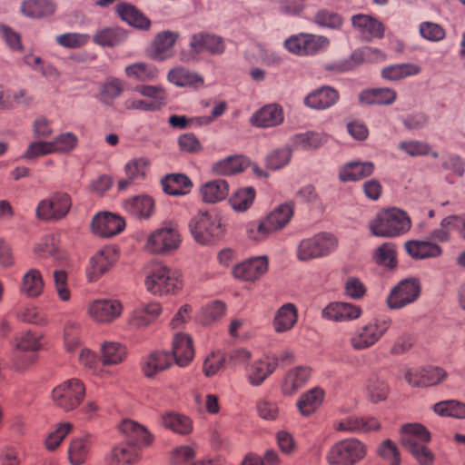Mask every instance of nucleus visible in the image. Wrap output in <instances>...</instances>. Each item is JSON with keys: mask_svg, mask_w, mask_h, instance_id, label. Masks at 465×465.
Returning <instances> with one entry per match:
<instances>
[{"mask_svg": "<svg viewBox=\"0 0 465 465\" xmlns=\"http://www.w3.org/2000/svg\"><path fill=\"white\" fill-rule=\"evenodd\" d=\"M179 34L173 31L158 33L150 46V56L154 60L163 61L172 57L174 45Z\"/></svg>", "mask_w": 465, "mask_h": 465, "instance_id": "25", "label": "nucleus"}, {"mask_svg": "<svg viewBox=\"0 0 465 465\" xmlns=\"http://www.w3.org/2000/svg\"><path fill=\"white\" fill-rule=\"evenodd\" d=\"M447 377V372L439 367L425 369H411L405 373L406 381L414 387H429L441 382Z\"/></svg>", "mask_w": 465, "mask_h": 465, "instance_id": "21", "label": "nucleus"}, {"mask_svg": "<svg viewBox=\"0 0 465 465\" xmlns=\"http://www.w3.org/2000/svg\"><path fill=\"white\" fill-rule=\"evenodd\" d=\"M163 190L169 195H184L190 192L191 180L182 173H172L164 176L161 181Z\"/></svg>", "mask_w": 465, "mask_h": 465, "instance_id": "46", "label": "nucleus"}, {"mask_svg": "<svg viewBox=\"0 0 465 465\" xmlns=\"http://www.w3.org/2000/svg\"><path fill=\"white\" fill-rule=\"evenodd\" d=\"M335 430L351 433H368L379 430L380 421L371 416H348L335 422Z\"/></svg>", "mask_w": 465, "mask_h": 465, "instance_id": "22", "label": "nucleus"}, {"mask_svg": "<svg viewBox=\"0 0 465 465\" xmlns=\"http://www.w3.org/2000/svg\"><path fill=\"white\" fill-rule=\"evenodd\" d=\"M33 252L38 258L52 257L54 260L64 259V253L60 250L57 237L54 234L43 237L35 244Z\"/></svg>", "mask_w": 465, "mask_h": 465, "instance_id": "47", "label": "nucleus"}, {"mask_svg": "<svg viewBox=\"0 0 465 465\" xmlns=\"http://www.w3.org/2000/svg\"><path fill=\"white\" fill-rule=\"evenodd\" d=\"M144 285L153 295L176 293L183 288L182 273L163 264H156L148 272Z\"/></svg>", "mask_w": 465, "mask_h": 465, "instance_id": "4", "label": "nucleus"}, {"mask_svg": "<svg viewBox=\"0 0 465 465\" xmlns=\"http://www.w3.org/2000/svg\"><path fill=\"white\" fill-rule=\"evenodd\" d=\"M226 305L221 301H213L202 307L200 320L204 324H212L225 315Z\"/></svg>", "mask_w": 465, "mask_h": 465, "instance_id": "58", "label": "nucleus"}, {"mask_svg": "<svg viewBox=\"0 0 465 465\" xmlns=\"http://www.w3.org/2000/svg\"><path fill=\"white\" fill-rule=\"evenodd\" d=\"M292 158V151L288 147L272 151L265 159L266 167L271 170H279L287 165Z\"/></svg>", "mask_w": 465, "mask_h": 465, "instance_id": "63", "label": "nucleus"}, {"mask_svg": "<svg viewBox=\"0 0 465 465\" xmlns=\"http://www.w3.org/2000/svg\"><path fill=\"white\" fill-rule=\"evenodd\" d=\"M245 232L251 241L257 242L265 241L272 233L264 218L246 223Z\"/></svg>", "mask_w": 465, "mask_h": 465, "instance_id": "60", "label": "nucleus"}, {"mask_svg": "<svg viewBox=\"0 0 465 465\" xmlns=\"http://www.w3.org/2000/svg\"><path fill=\"white\" fill-rule=\"evenodd\" d=\"M391 326L392 320L388 316L372 318L355 330L350 338V345L355 351L368 350L375 345Z\"/></svg>", "mask_w": 465, "mask_h": 465, "instance_id": "5", "label": "nucleus"}, {"mask_svg": "<svg viewBox=\"0 0 465 465\" xmlns=\"http://www.w3.org/2000/svg\"><path fill=\"white\" fill-rule=\"evenodd\" d=\"M255 196L256 191L253 187H243L231 195L229 203L234 211L243 213L252 205Z\"/></svg>", "mask_w": 465, "mask_h": 465, "instance_id": "53", "label": "nucleus"}, {"mask_svg": "<svg viewBox=\"0 0 465 465\" xmlns=\"http://www.w3.org/2000/svg\"><path fill=\"white\" fill-rule=\"evenodd\" d=\"M138 457L137 449L131 444H122L113 449L108 456L109 465H124L134 462Z\"/></svg>", "mask_w": 465, "mask_h": 465, "instance_id": "54", "label": "nucleus"}, {"mask_svg": "<svg viewBox=\"0 0 465 465\" xmlns=\"http://www.w3.org/2000/svg\"><path fill=\"white\" fill-rule=\"evenodd\" d=\"M124 91V84L122 80L114 77L106 78L99 87L98 100L104 104L111 105Z\"/></svg>", "mask_w": 465, "mask_h": 465, "instance_id": "49", "label": "nucleus"}, {"mask_svg": "<svg viewBox=\"0 0 465 465\" xmlns=\"http://www.w3.org/2000/svg\"><path fill=\"white\" fill-rule=\"evenodd\" d=\"M53 153H67L73 151L78 143L77 136L72 132H66L57 135L50 141Z\"/></svg>", "mask_w": 465, "mask_h": 465, "instance_id": "62", "label": "nucleus"}, {"mask_svg": "<svg viewBox=\"0 0 465 465\" xmlns=\"http://www.w3.org/2000/svg\"><path fill=\"white\" fill-rule=\"evenodd\" d=\"M54 11L55 5L51 0H25L21 5V12L31 18L49 16Z\"/></svg>", "mask_w": 465, "mask_h": 465, "instance_id": "50", "label": "nucleus"}, {"mask_svg": "<svg viewBox=\"0 0 465 465\" xmlns=\"http://www.w3.org/2000/svg\"><path fill=\"white\" fill-rule=\"evenodd\" d=\"M170 352L173 357V363L181 368L188 366L194 358L192 338L185 333L175 334Z\"/></svg>", "mask_w": 465, "mask_h": 465, "instance_id": "26", "label": "nucleus"}, {"mask_svg": "<svg viewBox=\"0 0 465 465\" xmlns=\"http://www.w3.org/2000/svg\"><path fill=\"white\" fill-rule=\"evenodd\" d=\"M119 430L128 439V444L147 445L152 441V435L149 431L134 420H123L119 425Z\"/></svg>", "mask_w": 465, "mask_h": 465, "instance_id": "35", "label": "nucleus"}, {"mask_svg": "<svg viewBox=\"0 0 465 465\" xmlns=\"http://www.w3.org/2000/svg\"><path fill=\"white\" fill-rule=\"evenodd\" d=\"M330 135L324 132L308 131L295 134L292 141L295 148L315 150L328 143Z\"/></svg>", "mask_w": 465, "mask_h": 465, "instance_id": "41", "label": "nucleus"}, {"mask_svg": "<svg viewBox=\"0 0 465 465\" xmlns=\"http://www.w3.org/2000/svg\"><path fill=\"white\" fill-rule=\"evenodd\" d=\"M119 17L129 25L140 29L148 30L151 21L135 6L128 3H120L115 6Z\"/></svg>", "mask_w": 465, "mask_h": 465, "instance_id": "34", "label": "nucleus"}, {"mask_svg": "<svg viewBox=\"0 0 465 465\" xmlns=\"http://www.w3.org/2000/svg\"><path fill=\"white\" fill-rule=\"evenodd\" d=\"M293 203H286L273 209L264 219L273 232L284 228L293 216Z\"/></svg>", "mask_w": 465, "mask_h": 465, "instance_id": "42", "label": "nucleus"}, {"mask_svg": "<svg viewBox=\"0 0 465 465\" xmlns=\"http://www.w3.org/2000/svg\"><path fill=\"white\" fill-rule=\"evenodd\" d=\"M91 228L95 235L110 238L124 231L125 222L121 216L105 212L94 216Z\"/></svg>", "mask_w": 465, "mask_h": 465, "instance_id": "16", "label": "nucleus"}, {"mask_svg": "<svg viewBox=\"0 0 465 465\" xmlns=\"http://www.w3.org/2000/svg\"><path fill=\"white\" fill-rule=\"evenodd\" d=\"M118 260V253L114 246H104L97 251L89 260L86 277L89 282L98 281L108 272Z\"/></svg>", "mask_w": 465, "mask_h": 465, "instance_id": "12", "label": "nucleus"}, {"mask_svg": "<svg viewBox=\"0 0 465 465\" xmlns=\"http://www.w3.org/2000/svg\"><path fill=\"white\" fill-rule=\"evenodd\" d=\"M338 100L339 94L334 88L322 86L309 94L304 99V104L312 109L324 110L335 104Z\"/></svg>", "mask_w": 465, "mask_h": 465, "instance_id": "31", "label": "nucleus"}, {"mask_svg": "<svg viewBox=\"0 0 465 465\" xmlns=\"http://www.w3.org/2000/svg\"><path fill=\"white\" fill-rule=\"evenodd\" d=\"M367 454V446L357 438H347L335 442L326 454L329 465H356Z\"/></svg>", "mask_w": 465, "mask_h": 465, "instance_id": "7", "label": "nucleus"}, {"mask_svg": "<svg viewBox=\"0 0 465 465\" xmlns=\"http://www.w3.org/2000/svg\"><path fill=\"white\" fill-rule=\"evenodd\" d=\"M91 445L92 439L89 435L74 439L68 449V459L71 464H83L88 456Z\"/></svg>", "mask_w": 465, "mask_h": 465, "instance_id": "51", "label": "nucleus"}, {"mask_svg": "<svg viewBox=\"0 0 465 465\" xmlns=\"http://www.w3.org/2000/svg\"><path fill=\"white\" fill-rule=\"evenodd\" d=\"M162 312L159 302L142 303L128 314L126 322L133 329H143L152 324Z\"/></svg>", "mask_w": 465, "mask_h": 465, "instance_id": "17", "label": "nucleus"}, {"mask_svg": "<svg viewBox=\"0 0 465 465\" xmlns=\"http://www.w3.org/2000/svg\"><path fill=\"white\" fill-rule=\"evenodd\" d=\"M84 396L85 386L81 380L76 378L63 381L52 391L53 401L64 411H72L79 407Z\"/></svg>", "mask_w": 465, "mask_h": 465, "instance_id": "9", "label": "nucleus"}, {"mask_svg": "<svg viewBox=\"0 0 465 465\" xmlns=\"http://www.w3.org/2000/svg\"><path fill=\"white\" fill-rule=\"evenodd\" d=\"M364 392L368 401L376 404L388 398L390 387L381 378L371 376L365 381Z\"/></svg>", "mask_w": 465, "mask_h": 465, "instance_id": "48", "label": "nucleus"}, {"mask_svg": "<svg viewBox=\"0 0 465 465\" xmlns=\"http://www.w3.org/2000/svg\"><path fill=\"white\" fill-rule=\"evenodd\" d=\"M53 284L58 299L64 302L71 300V290L68 284V274L64 270L53 272Z\"/></svg>", "mask_w": 465, "mask_h": 465, "instance_id": "61", "label": "nucleus"}, {"mask_svg": "<svg viewBox=\"0 0 465 465\" xmlns=\"http://www.w3.org/2000/svg\"><path fill=\"white\" fill-rule=\"evenodd\" d=\"M125 74L134 80L146 82L157 77L155 66L146 63H134L125 67Z\"/></svg>", "mask_w": 465, "mask_h": 465, "instance_id": "55", "label": "nucleus"}, {"mask_svg": "<svg viewBox=\"0 0 465 465\" xmlns=\"http://www.w3.org/2000/svg\"><path fill=\"white\" fill-rule=\"evenodd\" d=\"M375 170L372 162H350L342 165L339 170V179L343 183L356 182L371 176Z\"/></svg>", "mask_w": 465, "mask_h": 465, "instance_id": "29", "label": "nucleus"}, {"mask_svg": "<svg viewBox=\"0 0 465 465\" xmlns=\"http://www.w3.org/2000/svg\"><path fill=\"white\" fill-rule=\"evenodd\" d=\"M161 423L175 433L189 434L193 430V424L190 418L177 412H166L160 418Z\"/></svg>", "mask_w": 465, "mask_h": 465, "instance_id": "52", "label": "nucleus"}, {"mask_svg": "<svg viewBox=\"0 0 465 465\" xmlns=\"http://www.w3.org/2000/svg\"><path fill=\"white\" fill-rule=\"evenodd\" d=\"M420 72L421 68L418 64L412 63H403L383 67L381 74L384 80L395 82L409 76L417 75Z\"/></svg>", "mask_w": 465, "mask_h": 465, "instance_id": "44", "label": "nucleus"}, {"mask_svg": "<svg viewBox=\"0 0 465 465\" xmlns=\"http://www.w3.org/2000/svg\"><path fill=\"white\" fill-rule=\"evenodd\" d=\"M167 78L169 82L180 87L198 88L203 85V78L200 74L183 66L171 69Z\"/></svg>", "mask_w": 465, "mask_h": 465, "instance_id": "39", "label": "nucleus"}, {"mask_svg": "<svg viewBox=\"0 0 465 465\" xmlns=\"http://www.w3.org/2000/svg\"><path fill=\"white\" fill-rule=\"evenodd\" d=\"M404 249L411 258L416 260L438 258L442 254L441 247L430 239L407 241L404 243Z\"/></svg>", "mask_w": 465, "mask_h": 465, "instance_id": "28", "label": "nucleus"}, {"mask_svg": "<svg viewBox=\"0 0 465 465\" xmlns=\"http://www.w3.org/2000/svg\"><path fill=\"white\" fill-rule=\"evenodd\" d=\"M229 193V184L225 180L215 179L206 182L200 188L202 200L207 203H216L224 200Z\"/></svg>", "mask_w": 465, "mask_h": 465, "instance_id": "37", "label": "nucleus"}, {"mask_svg": "<svg viewBox=\"0 0 465 465\" xmlns=\"http://www.w3.org/2000/svg\"><path fill=\"white\" fill-rule=\"evenodd\" d=\"M411 228V220L408 213L396 207L381 210L369 223L371 234L381 238L401 236Z\"/></svg>", "mask_w": 465, "mask_h": 465, "instance_id": "1", "label": "nucleus"}, {"mask_svg": "<svg viewBox=\"0 0 465 465\" xmlns=\"http://www.w3.org/2000/svg\"><path fill=\"white\" fill-rule=\"evenodd\" d=\"M278 359L264 355L250 362L245 369V378L252 387L261 386L277 369Z\"/></svg>", "mask_w": 465, "mask_h": 465, "instance_id": "14", "label": "nucleus"}, {"mask_svg": "<svg viewBox=\"0 0 465 465\" xmlns=\"http://www.w3.org/2000/svg\"><path fill=\"white\" fill-rule=\"evenodd\" d=\"M321 314L327 321L348 322L360 319L362 315V309L359 305L351 302H332L322 309Z\"/></svg>", "mask_w": 465, "mask_h": 465, "instance_id": "15", "label": "nucleus"}, {"mask_svg": "<svg viewBox=\"0 0 465 465\" xmlns=\"http://www.w3.org/2000/svg\"><path fill=\"white\" fill-rule=\"evenodd\" d=\"M430 433L420 423H407L401 429V442L420 465H432L434 455L426 446Z\"/></svg>", "mask_w": 465, "mask_h": 465, "instance_id": "2", "label": "nucleus"}, {"mask_svg": "<svg viewBox=\"0 0 465 465\" xmlns=\"http://www.w3.org/2000/svg\"><path fill=\"white\" fill-rule=\"evenodd\" d=\"M268 266L269 262L266 256L253 257L235 265L232 274L236 279L254 282L266 273Z\"/></svg>", "mask_w": 465, "mask_h": 465, "instance_id": "20", "label": "nucleus"}, {"mask_svg": "<svg viewBox=\"0 0 465 465\" xmlns=\"http://www.w3.org/2000/svg\"><path fill=\"white\" fill-rule=\"evenodd\" d=\"M249 163L243 155H232L213 163L212 172L217 175H232L244 171Z\"/></svg>", "mask_w": 465, "mask_h": 465, "instance_id": "36", "label": "nucleus"}, {"mask_svg": "<svg viewBox=\"0 0 465 465\" xmlns=\"http://www.w3.org/2000/svg\"><path fill=\"white\" fill-rule=\"evenodd\" d=\"M193 238L202 245H207L222 239L225 227L221 216L214 211L200 212L189 223Z\"/></svg>", "mask_w": 465, "mask_h": 465, "instance_id": "3", "label": "nucleus"}, {"mask_svg": "<svg viewBox=\"0 0 465 465\" xmlns=\"http://www.w3.org/2000/svg\"><path fill=\"white\" fill-rule=\"evenodd\" d=\"M189 45L194 54L203 52L221 54L225 50V45L221 36L205 32L193 34L190 37Z\"/></svg>", "mask_w": 465, "mask_h": 465, "instance_id": "23", "label": "nucleus"}, {"mask_svg": "<svg viewBox=\"0 0 465 465\" xmlns=\"http://www.w3.org/2000/svg\"><path fill=\"white\" fill-rule=\"evenodd\" d=\"M45 281L38 269L31 268L26 271L19 284V292L31 299L38 298L44 292Z\"/></svg>", "mask_w": 465, "mask_h": 465, "instance_id": "30", "label": "nucleus"}, {"mask_svg": "<svg viewBox=\"0 0 465 465\" xmlns=\"http://www.w3.org/2000/svg\"><path fill=\"white\" fill-rule=\"evenodd\" d=\"M71 207V196L66 193L56 192L37 203L35 217L45 222L60 221L69 213Z\"/></svg>", "mask_w": 465, "mask_h": 465, "instance_id": "10", "label": "nucleus"}, {"mask_svg": "<svg viewBox=\"0 0 465 465\" xmlns=\"http://www.w3.org/2000/svg\"><path fill=\"white\" fill-rule=\"evenodd\" d=\"M312 369L300 365L286 371L281 381V391L284 396H292L302 390L309 381Z\"/></svg>", "mask_w": 465, "mask_h": 465, "instance_id": "18", "label": "nucleus"}, {"mask_svg": "<svg viewBox=\"0 0 465 465\" xmlns=\"http://www.w3.org/2000/svg\"><path fill=\"white\" fill-rule=\"evenodd\" d=\"M182 243L178 225L173 222L163 223L148 234L144 248L153 254H169L176 251Z\"/></svg>", "mask_w": 465, "mask_h": 465, "instance_id": "6", "label": "nucleus"}, {"mask_svg": "<svg viewBox=\"0 0 465 465\" xmlns=\"http://www.w3.org/2000/svg\"><path fill=\"white\" fill-rule=\"evenodd\" d=\"M283 119L282 108L276 104H270L255 112L250 122L256 127L270 128L280 125Z\"/></svg>", "mask_w": 465, "mask_h": 465, "instance_id": "27", "label": "nucleus"}, {"mask_svg": "<svg viewBox=\"0 0 465 465\" xmlns=\"http://www.w3.org/2000/svg\"><path fill=\"white\" fill-rule=\"evenodd\" d=\"M298 321L297 307L291 302L282 305L275 312L272 327L275 332L283 333L291 331Z\"/></svg>", "mask_w": 465, "mask_h": 465, "instance_id": "33", "label": "nucleus"}, {"mask_svg": "<svg viewBox=\"0 0 465 465\" xmlns=\"http://www.w3.org/2000/svg\"><path fill=\"white\" fill-rule=\"evenodd\" d=\"M352 25L367 41L372 38H381L384 35L383 25L375 18L366 15H356L351 18Z\"/></svg>", "mask_w": 465, "mask_h": 465, "instance_id": "32", "label": "nucleus"}, {"mask_svg": "<svg viewBox=\"0 0 465 465\" xmlns=\"http://www.w3.org/2000/svg\"><path fill=\"white\" fill-rule=\"evenodd\" d=\"M173 364V357L169 351L157 350L142 358L141 370L146 378H153Z\"/></svg>", "mask_w": 465, "mask_h": 465, "instance_id": "19", "label": "nucleus"}, {"mask_svg": "<svg viewBox=\"0 0 465 465\" xmlns=\"http://www.w3.org/2000/svg\"><path fill=\"white\" fill-rule=\"evenodd\" d=\"M436 414L456 419H465V403L455 401H444L433 405Z\"/></svg>", "mask_w": 465, "mask_h": 465, "instance_id": "57", "label": "nucleus"}, {"mask_svg": "<svg viewBox=\"0 0 465 465\" xmlns=\"http://www.w3.org/2000/svg\"><path fill=\"white\" fill-rule=\"evenodd\" d=\"M103 365H117L122 363L127 355L125 345L112 341H105L100 346Z\"/></svg>", "mask_w": 465, "mask_h": 465, "instance_id": "43", "label": "nucleus"}, {"mask_svg": "<svg viewBox=\"0 0 465 465\" xmlns=\"http://www.w3.org/2000/svg\"><path fill=\"white\" fill-rule=\"evenodd\" d=\"M42 339L43 335L33 331L22 332L15 338V346L20 351L35 352L43 347Z\"/></svg>", "mask_w": 465, "mask_h": 465, "instance_id": "56", "label": "nucleus"}, {"mask_svg": "<svg viewBox=\"0 0 465 465\" xmlns=\"http://www.w3.org/2000/svg\"><path fill=\"white\" fill-rule=\"evenodd\" d=\"M123 208L136 219L149 220L155 213V201L150 195L140 194L125 199Z\"/></svg>", "mask_w": 465, "mask_h": 465, "instance_id": "24", "label": "nucleus"}, {"mask_svg": "<svg viewBox=\"0 0 465 465\" xmlns=\"http://www.w3.org/2000/svg\"><path fill=\"white\" fill-rule=\"evenodd\" d=\"M124 310L118 299H96L87 305L86 315L95 323L109 325L122 317Z\"/></svg>", "mask_w": 465, "mask_h": 465, "instance_id": "11", "label": "nucleus"}, {"mask_svg": "<svg viewBox=\"0 0 465 465\" xmlns=\"http://www.w3.org/2000/svg\"><path fill=\"white\" fill-rule=\"evenodd\" d=\"M338 247V239L330 232H320L304 239L297 246V258L302 262L328 256Z\"/></svg>", "mask_w": 465, "mask_h": 465, "instance_id": "8", "label": "nucleus"}, {"mask_svg": "<svg viewBox=\"0 0 465 465\" xmlns=\"http://www.w3.org/2000/svg\"><path fill=\"white\" fill-rule=\"evenodd\" d=\"M397 93L391 88L366 89L360 93L359 100L363 104L389 105L395 102Z\"/></svg>", "mask_w": 465, "mask_h": 465, "instance_id": "40", "label": "nucleus"}, {"mask_svg": "<svg viewBox=\"0 0 465 465\" xmlns=\"http://www.w3.org/2000/svg\"><path fill=\"white\" fill-rule=\"evenodd\" d=\"M373 259L379 265L394 268L397 264L395 245L391 242L382 243L374 251Z\"/></svg>", "mask_w": 465, "mask_h": 465, "instance_id": "59", "label": "nucleus"}, {"mask_svg": "<svg viewBox=\"0 0 465 465\" xmlns=\"http://www.w3.org/2000/svg\"><path fill=\"white\" fill-rule=\"evenodd\" d=\"M313 22L320 27L338 29L342 25V18L331 10L321 9L314 15Z\"/></svg>", "mask_w": 465, "mask_h": 465, "instance_id": "64", "label": "nucleus"}, {"mask_svg": "<svg viewBox=\"0 0 465 465\" xmlns=\"http://www.w3.org/2000/svg\"><path fill=\"white\" fill-rule=\"evenodd\" d=\"M420 292V286L417 280H403L391 291L387 304L392 310L401 309L416 301Z\"/></svg>", "mask_w": 465, "mask_h": 465, "instance_id": "13", "label": "nucleus"}, {"mask_svg": "<svg viewBox=\"0 0 465 465\" xmlns=\"http://www.w3.org/2000/svg\"><path fill=\"white\" fill-rule=\"evenodd\" d=\"M127 39V32L118 26L104 27L93 35V42L103 47H114Z\"/></svg>", "mask_w": 465, "mask_h": 465, "instance_id": "38", "label": "nucleus"}, {"mask_svg": "<svg viewBox=\"0 0 465 465\" xmlns=\"http://www.w3.org/2000/svg\"><path fill=\"white\" fill-rule=\"evenodd\" d=\"M324 391L319 387H314L302 393L297 401V408L302 415L312 414L322 403Z\"/></svg>", "mask_w": 465, "mask_h": 465, "instance_id": "45", "label": "nucleus"}]
</instances>
